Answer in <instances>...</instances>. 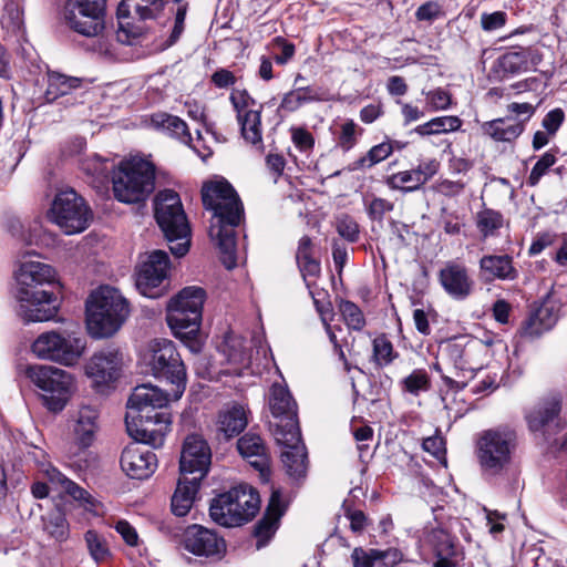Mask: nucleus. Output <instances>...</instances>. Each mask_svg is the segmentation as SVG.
Here are the masks:
<instances>
[{
    "mask_svg": "<svg viewBox=\"0 0 567 567\" xmlns=\"http://www.w3.org/2000/svg\"><path fill=\"white\" fill-rule=\"evenodd\" d=\"M340 312L346 324L353 330H361L365 320L360 308L351 301H341L339 306Z\"/></svg>",
    "mask_w": 567,
    "mask_h": 567,
    "instance_id": "8fccbe9b",
    "label": "nucleus"
},
{
    "mask_svg": "<svg viewBox=\"0 0 567 567\" xmlns=\"http://www.w3.org/2000/svg\"><path fill=\"white\" fill-rule=\"evenodd\" d=\"M336 229L342 238L350 243H354L359 238V225L353 218L347 215L337 218Z\"/></svg>",
    "mask_w": 567,
    "mask_h": 567,
    "instance_id": "4d7b16f0",
    "label": "nucleus"
},
{
    "mask_svg": "<svg viewBox=\"0 0 567 567\" xmlns=\"http://www.w3.org/2000/svg\"><path fill=\"white\" fill-rule=\"evenodd\" d=\"M130 316V306L120 290L103 286L95 290L86 305V327L94 339L113 336Z\"/></svg>",
    "mask_w": 567,
    "mask_h": 567,
    "instance_id": "20e7f679",
    "label": "nucleus"
},
{
    "mask_svg": "<svg viewBox=\"0 0 567 567\" xmlns=\"http://www.w3.org/2000/svg\"><path fill=\"white\" fill-rule=\"evenodd\" d=\"M43 529L56 542H65L70 536V525L65 514L54 509L43 518Z\"/></svg>",
    "mask_w": 567,
    "mask_h": 567,
    "instance_id": "58836bf2",
    "label": "nucleus"
},
{
    "mask_svg": "<svg viewBox=\"0 0 567 567\" xmlns=\"http://www.w3.org/2000/svg\"><path fill=\"white\" fill-rule=\"evenodd\" d=\"M277 443L285 446L281 453L286 473L295 481L303 478L308 470V457L305 445L301 443L299 426L290 423V429L282 425L275 429L274 432Z\"/></svg>",
    "mask_w": 567,
    "mask_h": 567,
    "instance_id": "2eb2a0df",
    "label": "nucleus"
},
{
    "mask_svg": "<svg viewBox=\"0 0 567 567\" xmlns=\"http://www.w3.org/2000/svg\"><path fill=\"white\" fill-rule=\"evenodd\" d=\"M524 121L513 116L499 117L482 124V131L496 142H513L524 132Z\"/></svg>",
    "mask_w": 567,
    "mask_h": 567,
    "instance_id": "c756f323",
    "label": "nucleus"
},
{
    "mask_svg": "<svg viewBox=\"0 0 567 567\" xmlns=\"http://www.w3.org/2000/svg\"><path fill=\"white\" fill-rule=\"evenodd\" d=\"M373 355L380 365H386L394 360L393 346L385 336H379L373 340Z\"/></svg>",
    "mask_w": 567,
    "mask_h": 567,
    "instance_id": "603ef678",
    "label": "nucleus"
},
{
    "mask_svg": "<svg viewBox=\"0 0 567 567\" xmlns=\"http://www.w3.org/2000/svg\"><path fill=\"white\" fill-rule=\"evenodd\" d=\"M50 218L64 234L73 235L87 228L92 214L82 197L73 189H65L56 194Z\"/></svg>",
    "mask_w": 567,
    "mask_h": 567,
    "instance_id": "ddd939ff",
    "label": "nucleus"
},
{
    "mask_svg": "<svg viewBox=\"0 0 567 567\" xmlns=\"http://www.w3.org/2000/svg\"><path fill=\"white\" fill-rule=\"evenodd\" d=\"M480 271L485 281L514 280L518 272L508 255H486L480 260Z\"/></svg>",
    "mask_w": 567,
    "mask_h": 567,
    "instance_id": "cd10ccee",
    "label": "nucleus"
},
{
    "mask_svg": "<svg viewBox=\"0 0 567 567\" xmlns=\"http://www.w3.org/2000/svg\"><path fill=\"white\" fill-rule=\"evenodd\" d=\"M312 252L313 245L311 239L308 236L301 237L298 244L296 258L300 271L305 278L308 276L316 277L320 272V265L313 258Z\"/></svg>",
    "mask_w": 567,
    "mask_h": 567,
    "instance_id": "e433bc0d",
    "label": "nucleus"
},
{
    "mask_svg": "<svg viewBox=\"0 0 567 567\" xmlns=\"http://www.w3.org/2000/svg\"><path fill=\"white\" fill-rule=\"evenodd\" d=\"M449 358L453 361L456 369L461 371H473L474 368L468 363V351L458 343L449 344L446 348Z\"/></svg>",
    "mask_w": 567,
    "mask_h": 567,
    "instance_id": "13d9d810",
    "label": "nucleus"
},
{
    "mask_svg": "<svg viewBox=\"0 0 567 567\" xmlns=\"http://www.w3.org/2000/svg\"><path fill=\"white\" fill-rule=\"evenodd\" d=\"M3 10L4 13L0 21L2 28L12 31L19 29L22 22V11L19 3L10 0L4 4Z\"/></svg>",
    "mask_w": 567,
    "mask_h": 567,
    "instance_id": "5fc2aeb1",
    "label": "nucleus"
},
{
    "mask_svg": "<svg viewBox=\"0 0 567 567\" xmlns=\"http://www.w3.org/2000/svg\"><path fill=\"white\" fill-rule=\"evenodd\" d=\"M186 11H187L186 4L178 7L176 14H175L173 30L171 32V35H169L167 42L165 43L166 48L173 45L181 38V35L184 31V28H185Z\"/></svg>",
    "mask_w": 567,
    "mask_h": 567,
    "instance_id": "338daca9",
    "label": "nucleus"
},
{
    "mask_svg": "<svg viewBox=\"0 0 567 567\" xmlns=\"http://www.w3.org/2000/svg\"><path fill=\"white\" fill-rule=\"evenodd\" d=\"M154 210L156 221L168 243L173 255L183 257L189 249L190 227L179 195L165 189L155 196Z\"/></svg>",
    "mask_w": 567,
    "mask_h": 567,
    "instance_id": "423d86ee",
    "label": "nucleus"
},
{
    "mask_svg": "<svg viewBox=\"0 0 567 567\" xmlns=\"http://www.w3.org/2000/svg\"><path fill=\"white\" fill-rule=\"evenodd\" d=\"M27 374L41 391L42 402L50 411L63 410L75 386L70 372L53 365L38 364L30 367Z\"/></svg>",
    "mask_w": 567,
    "mask_h": 567,
    "instance_id": "9d476101",
    "label": "nucleus"
},
{
    "mask_svg": "<svg viewBox=\"0 0 567 567\" xmlns=\"http://www.w3.org/2000/svg\"><path fill=\"white\" fill-rule=\"evenodd\" d=\"M152 124L156 127L167 130L184 142L192 140L186 123L177 116L166 113L154 114L152 116Z\"/></svg>",
    "mask_w": 567,
    "mask_h": 567,
    "instance_id": "79ce46f5",
    "label": "nucleus"
},
{
    "mask_svg": "<svg viewBox=\"0 0 567 567\" xmlns=\"http://www.w3.org/2000/svg\"><path fill=\"white\" fill-rule=\"evenodd\" d=\"M385 184L391 189L402 190L405 193L414 192L421 188L422 186L411 169L399 172L388 176L385 179Z\"/></svg>",
    "mask_w": 567,
    "mask_h": 567,
    "instance_id": "de8ad7c7",
    "label": "nucleus"
},
{
    "mask_svg": "<svg viewBox=\"0 0 567 567\" xmlns=\"http://www.w3.org/2000/svg\"><path fill=\"white\" fill-rule=\"evenodd\" d=\"M440 163L434 159H426L421 162L416 168L411 169L421 185L423 186L427 181H430L437 172H439Z\"/></svg>",
    "mask_w": 567,
    "mask_h": 567,
    "instance_id": "680f3d73",
    "label": "nucleus"
},
{
    "mask_svg": "<svg viewBox=\"0 0 567 567\" xmlns=\"http://www.w3.org/2000/svg\"><path fill=\"white\" fill-rule=\"evenodd\" d=\"M123 367V357L118 350L104 349L95 352L85 364V374L95 388H102L116 381Z\"/></svg>",
    "mask_w": 567,
    "mask_h": 567,
    "instance_id": "a211bd4d",
    "label": "nucleus"
},
{
    "mask_svg": "<svg viewBox=\"0 0 567 567\" xmlns=\"http://www.w3.org/2000/svg\"><path fill=\"white\" fill-rule=\"evenodd\" d=\"M200 481L198 478L181 475L176 489L172 496V512L174 515L183 517L192 508Z\"/></svg>",
    "mask_w": 567,
    "mask_h": 567,
    "instance_id": "7c9ffc66",
    "label": "nucleus"
},
{
    "mask_svg": "<svg viewBox=\"0 0 567 567\" xmlns=\"http://www.w3.org/2000/svg\"><path fill=\"white\" fill-rule=\"evenodd\" d=\"M515 433L509 430L484 431L476 443V456L483 472L495 475L511 462Z\"/></svg>",
    "mask_w": 567,
    "mask_h": 567,
    "instance_id": "9b49d317",
    "label": "nucleus"
},
{
    "mask_svg": "<svg viewBox=\"0 0 567 567\" xmlns=\"http://www.w3.org/2000/svg\"><path fill=\"white\" fill-rule=\"evenodd\" d=\"M390 551L378 549H363L355 547L351 554L353 567H386L384 563Z\"/></svg>",
    "mask_w": 567,
    "mask_h": 567,
    "instance_id": "37998d69",
    "label": "nucleus"
},
{
    "mask_svg": "<svg viewBox=\"0 0 567 567\" xmlns=\"http://www.w3.org/2000/svg\"><path fill=\"white\" fill-rule=\"evenodd\" d=\"M42 473L53 486L56 488L60 487L61 491L79 502L86 511L93 512L95 509L96 501L92 495L76 483L69 480L58 468L52 465H47L42 468Z\"/></svg>",
    "mask_w": 567,
    "mask_h": 567,
    "instance_id": "393cba45",
    "label": "nucleus"
},
{
    "mask_svg": "<svg viewBox=\"0 0 567 567\" xmlns=\"http://www.w3.org/2000/svg\"><path fill=\"white\" fill-rule=\"evenodd\" d=\"M269 408L272 415L279 419L276 429L282 425L290 429V423L299 426L297 419V404L289 391L281 384H274L270 389Z\"/></svg>",
    "mask_w": 567,
    "mask_h": 567,
    "instance_id": "b1692460",
    "label": "nucleus"
},
{
    "mask_svg": "<svg viewBox=\"0 0 567 567\" xmlns=\"http://www.w3.org/2000/svg\"><path fill=\"white\" fill-rule=\"evenodd\" d=\"M146 445L150 444L135 440L122 452L121 467L127 476L135 480H145L156 471L157 457Z\"/></svg>",
    "mask_w": 567,
    "mask_h": 567,
    "instance_id": "6ab92c4d",
    "label": "nucleus"
},
{
    "mask_svg": "<svg viewBox=\"0 0 567 567\" xmlns=\"http://www.w3.org/2000/svg\"><path fill=\"white\" fill-rule=\"evenodd\" d=\"M84 540L91 558L100 564L110 556V549L105 538L95 530L90 529L84 534Z\"/></svg>",
    "mask_w": 567,
    "mask_h": 567,
    "instance_id": "49530a36",
    "label": "nucleus"
},
{
    "mask_svg": "<svg viewBox=\"0 0 567 567\" xmlns=\"http://www.w3.org/2000/svg\"><path fill=\"white\" fill-rule=\"evenodd\" d=\"M402 384L406 392L417 395L420 392L427 391L431 382L429 374L424 370L417 369L404 378Z\"/></svg>",
    "mask_w": 567,
    "mask_h": 567,
    "instance_id": "09e8293b",
    "label": "nucleus"
},
{
    "mask_svg": "<svg viewBox=\"0 0 567 567\" xmlns=\"http://www.w3.org/2000/svg\"><path fill=\"white\" fill-rule=\"evenodd\" d=\"M506 23V13L496 11L481 16V27L484 31L491 32L503 28Z\"/></svg>",
    "mask_w": 567,
    "mask_h": 567,
    "instance_id": "0e129e2a",
    "label": "nucleus"
},
{
    "mask_svg": "<svg viewBox=\"0 0 567 567\" xmlns=\"http://www.w3.org/2000/svg\"><path fill=\"white\" fill-rule=\"evenodd\" d=\"M393 209V204L384 198L375 197L369 205V215L373 219L381 220L383 216Z\"/></svg>",
    "mask_w": 567,
    "mask_h": 567,
    "instance_id": "774afa93",
    "label": "nucleus"
},
{
    "mask_svg": "<svg viewBox=\"0 0 567 567\" xmlns=\"http://www.w3.org/2000/svg\"><path fill=\"white\" fill-rule=\"evenodd\" d=\"M206 291L202 287L183 288L167 305L166 321L176 338L187 343L192 351L199 350L197 336Z\"/></svg>",
    "mask_w": 567,
    "mask_h": 567,
    "instance_id": "7ed1b4c3",
    "label": "nucleus"
},
{
    "mask_svg": "<svg viewBox=\"0 0 567 567\" xmlns=\"http://www.w3.org/2000/svg\"><path fill=\"white\" fill-rule=\"evenodd\" d=\"M392 145L390 143H381L373 146L368 154L359 161L360 166L371 167L392 154Z\"/></svg>",
    "mask_w": 567,
    "mask_h": 567,
    "instance_id": "6e6d98bb",
    "label": "nucleus"
},
{
    "mask_svg": "<svg viewBox=\"0 0 567 567\" xmlns=\"http://www.w3.org/2000/svg\"><path fill=\"white\" fill-rule=\"evenodd\" d=\"M220 351L231 363H244L247 359L245 340L234 333L225 336L224 341L219 346Z\"/></svg>",
    "mask_w": 567,
    "mask_h": 567,
    "instance_id": "a18cd8bd",
    "label": "nucleus"
},
{
    "mask_svg": "<svg viewBox=\"0 0 567 567\" xmlns=\"http://www.w3.org/2000/svg\"><path fill=\"white\" fill-rule=\"evenodd\" d=\"M323 100V93L319 89L313 86L299 85L284 95L280 107L288 112H295L306 103L319 102Z\"/></svg>",
    "mask_w": 567,
    "mask_h": 567,
    "instance_id": "f704fd0d",
    "label": "nucleus"
},
{
    "mask_svg": "<svg viewBox=\"0 0 567 567\" xmlns=\"http://www.w3.org/2000/svg\"><path fill=\"white\" fill-rule=\"evenodd\" d=\"M184 548L196 555L212 558H221L226 551V544L221 537L200 525L188 526L183 535Z\"/></svg>",
    "mask_w": 567,
    "mask_h": 567,
    "instance_id": "aec40b11",
    "label": "nucleus"
},
{
    "mask_svg": "<svg viewBox=\"0 0 567 567\" xmlns=\"http://www.w3.org/2000/svg\"><path fill=\"white\" fill-rule=\"evenodd\" d=\"M155 188V168L141 157L123 161L113 176L116 199L125 204L144 202Z\"/></svg>",
    "mask_w": 567,
    "mask_h": 567,
    "instance_id": "6e6552de",
    "label": "nucleus"
},
{
    "mask_svg": "<svg viewBox=\"0 0 567 567\" xmlns=\"http://www.w3.org/2000/svg\"><path fill=\"white\" fill-rule=\"evenodd\" d=\"M18 285L24 286V295L33 296L34 285H59L58 275L53 267L39 260H23L16 270Z\"/></svg>",
    "mask_w": 567,
    "mask_h": 567,
    "instance_id": "5701e85b",
    "label": "nucleus"
},
{
    "mask_svg": "<svg viewBox=\"0 0 567 567\" xmlns=\"http://www.w3.org/2000/svg\"><path fill=\"white\" fill-rule=\"evenodd\" d=\"M426 100L433 111L446 110L451 104V95L442 89L430 91L426 94Z\"/></svg>",
    "mask_w": 567,
    "mask_h": 567,
    "instance_id": "e2e57ef3",
    "label": "nucleus"
},
{
    "mask_svg": "<svg viewBox=\"0 0 567 567\" xmlns=\"http://www.w3.org/2000/svg\"><path fill=\"white\" fill-rule=\"evenodd\" d=\"M200 194L204 207L213 214L209 237L218 247L224 265L231 269L236 266L235 228L244 216L243 203L225 178L205 182Z\"/></svg>",
    "mask_w": 567,
    "mask_h": 567,
    "instance_id": "f257e3e1",
    "label": "nucleus"
},
{
    "mask_svg": "<svg viewBox=\"0 0 567 567\" xmlns=\"http://www.w3.org/2000/svg\"><path fill=\"white\" fill-rule=\"evenodd\" d=\"M145 360L156 378L169 381L173 400L181 399L186 389V370L173 341L152 340L148 343Z\"/></svg>",
    "mask_w": 567,
    "mask_h": 567,
    "instance_id": "1a4fd4ad",
    "label": "nucleus"
},
{
    "mask_svg": "<svg viewBox=\"0 0 567 567\" xmlns=\"http://www.w3.org/2000/svg\"><path fill=\"white\" fill-rule=\"evenodd\" d=\"M540 62V55L529 48L508 51L497 60V65L504 75H515L535 70Z\"/></svg>",
    "mask_w": 567,
    "mask_h": 567,
    "instance_id": "a878e982",
    "label": "nucleus"
},
{
    "mask_svg": "<svg viewBox=\"0 0 567 567\" xmlns=\"http://www.w3.org/2000/svg\"><path fill=\"white\" fill-rule=\"evenodd\" d=\"M99 420V410L90 404L80 405L74 413L71 432L74 443L80 449H86L93 444L100 429Z\"/></svg>",
    "mask_w": 567,
    "mask_h": 567,
    "instance_id": "4be33fe9",
    "label": "nucleus"
},
{
    "mask_svg": "<svg viewBox=\"0 0 567 567\" xmlns=\"http://www.w3.org/2000/svg\"><path fill=\"white\" fill-rule=\"evenodd\" d=\"M422 446L424 451L432 454L437 460H442L445 456V442L444 439L439 434L426 437L423 441Z\"/></svg>",
    "mask_w": 567,
    "mask_h": 567,
    "instance_id": "69168bd1",
    "label": "nucleus"
},
{
    "mask_svg": "<svg viewBox=\"0 0 567 567\" xmlns=\"http://www.w3.org/2000/svg\"><path fill=\"white\" fill-rule=\"evenodd\" d=\"M59 285H34L31 288L33 296L24 295V286L18 285L17 298L20 302L21 313L28 321H48L55 317L60 303L54 293Z\"/></svg>",
    "mask_w": 567,
    "mask_h": 567,
    "instance_id": "4468645a",
    "label": "nucleus"
},
{
    "mask_svg": "<svg viewBox=\"0 0 567 567\" xmlns=\"http://www.w3.org/2000/svg\"><path fill=\"white\" fill-rule=\"evenodd\" d=\"M230 102L237 112V117H243L247 111H254L251 106L255 104V101L246 91L234 90L230 94Z\"/></svg>",
    "mask_w": 567,
    "mask_h": 567,
    "instance_id": "052dcab7",
    "label": "nucleus"
},
{
    "mask_svg": "<svg viewBox=\"0 0 567 567\" xmlns=\"http://www.w3.org/2000/svg\"><path fill=\"white\" fill-rule=\"evenodd\" d=\"M168 256L163 250L150 252L141 261L135 285L137 290L145 297L158 298L164 295L166 287L164 281L167 278Z\"/></svg>",
    "mask_w": 567,
    "mask_h": 567,
    "instance_id": "dca6fc26",
    "label": "nucleus"
},
{
    "mask_svg": "<svg viewBox=\"0 0 567 567\" xmlns=\"http://www.w3.org/2000/svg\"><path fill=\"white\" fill-rule=\"evenodd\" d=\"M241 126L244 138L251 143H261V120L260 111H247L243 117H237Z\"/></svg>",
    "mask_w": 567,
    "mask_h": 567,
    "instance_id": "c03bdc74",
    "label": "nucleus"
},
{
    "mask_svg": "<svg viewBox=\"0 0 567 567\" xmlns=\"http://www.w3.org/2000/svg\"><path fill=\"white\" fill-rule=\"evenodd\" d=\"M259 507L257 491L247 484H240L215 497L209 515L220 526L235 527L252 519Z\"/></svg>",
    "mask_w": 567,
    "mask_h": 567,
    "instance_id": "0eeeda50",
    "label": "nucleus"
},
{
    "mask_svg": "<svg viewBox=\"0 0 567 567\" xmlns=\"http://www.w3.org/2000/svg\"><path fill=\"white\" fill-rule=\"evenodd\" d=\"M82 169L97 181H104L107 177L110 167L107 165V161L103 159L101 156L94 154L91 157H87L82 163Z\"/></svg>",
    "mask_w": 567,
    "mask_h": 567,
    "instance_id": "864d4df0",
    "label": "nucleus"
},
{
    "mask_svg": "<svg viewBox=\"0 0 567 567\" xmlns=\"http://www.w3.org/2000/svg\"><path fill=\"white\" fill-rule=\"evenodd\" d=\"M48 87L44 96L48 102H53L58 97L71 93L81 86V79L68 76L65 74L50 71L47 74Z\"/></svg>",
    "mask_w": 567,
    "mask_h": 567,
    "instance_id": "c9c22d12",
    "label": "nucleus"
},
{
    "mask_svg": "<svg viewBox=\"0 0 567 567\" xmlns=\"http://www.w3.org/2000/svg\"><path fill=\"white\" fill-rule=\"evenodd\" d=\"M173 398L172 392L163 391L152 384L137 385L128 401L125 415L126 429L134 440H141L152 447H159L171 424L169 416L157 412Z\"/></svg>",
    "mask_w": 567,
    "mask_h": 567,
    "instance_id": "f03ea898",
    "label": "nucleus"
},
{
    "mask_svg": "<svg viewBox=\"0 0 567 567\" xmlns=\"http://www.w3.org/2000/svg\"><path fill=\"white\" fill-rule=\"evenodd\" d=\"M237 450L239 454L251 466L264 474L269 466L268 450L264 440L255 433H246L237 441Z\"/></svg>",
    "mask_w": 567,
    "mask_h": 567,
    "instance_id": "bb28decb",
    "label": "nucleus"
},
{
    "mask_svg": "<svg viewBox=\"0 0 567 567\" xmlns=\"http://www.w3.org/2000/svg\"><path fill=\"white\" fill-rule=\"evenodd\" d=\"M558 316L551 307L539 308L526 322L525 332L530 337L539 336L551 329L557 322Z\"/></svg>",
    "mask_w": 567,
    "mask_h": 567,
    "instance_id": "4c0bfd02",
    "label": "nucleus"
},
{
    "mask_svg": "<svg viewBox=\"0 0 567 567\" xmlns=\"http://www.w3.org/2000/svg\"><path fill=\"white\" fill-rule=\"evenodd\" d=\"M561 399L558 394H551L539 402L527 415L530 431L537 432L553 421L560 412Z\"/></svg>",
    "mask_w": 567,
    "mask_h": 567,
    "instance_id": "2f4dec72",
    "label": "nucleus"
},
{
    "mask_svg": "<svg viewBox=\"0 0 567 567\" xmlns=\"http://www.w3.org/2000/svg\"><path fill=\"white\" fill-rule=\"evenodd\" d=\"M212 460L210 447L198 434L185 439L181 461V475L203 480L208 472Z\"/></svg>",
    "mask_w": 567,
    "mask_h": 567,
    "instance_id": "f3484780",
    "label": "nucleus"
},
{
    "mask_svg": "<svg viewBox=\"0 0 567 567\" xmlns=\"http://www.w3.org/2000/svg\"><path fill=\"white\" fill-rule=\"evenodd\" d=\"M462 125V121L457 116H440L419 125L415 132L419 135H437L457 131Z\"/></svg>",
    "mask_w": 567,
    "mask_h": 567,
    "instance_id": "ea45409f",
    "label": "nucleus"
},
{
    "mask_svg": "<svg viewBox=\"0 0 567 567\" xmlns=\"http://www.w3.org/2000/svg\"><path fill=\"white\" fill-rule=\"evenodd\" d=\"M357 124L352 121V120H349L347 121L346 123H343L341 125V132H340V135H339V138H338V145L343 150V151H349L351 150L355 143H357Z\"/></svg>",
    "mask_w": 567,
    "mask_h": 567,
    "instance_id": "bf43d9fd",
    "label": "nucleus"
},
{
    "mask_svg": "<svg viewBox=\"0 0 567 567\" xmlns=\"http://www.w3.org/2000/svg\"><path fill=\"white\" fill-rule=\"evenodd\" d=\"M247 413L244 406L235 404L220 412L218 417V431L230 439L238 435L247 426Z\"/></svg>",
    "mask_w": 567,
    "mask_h": 567,
    "instance_id": "72a5a7b5",
    "label": "nucleus"
},
{
    "mask_svg": "<svg viewBox=\"0 0 567 567\" xmlns=\"http://www.w3.org/2000/svg\"><path fill=\"white\" fill-rule=\"evenodd\" d=\"M66 25L86 37H100L105 29L106 0H68L64 7Z\"/></svg>",
    "mask_w": 567,
    "mask_h": 567,
    "instance_id": "f8f14e48",
    "label": "nucleus"
},
{
    "mask_svg": "<svg viewBox=\"0 0 567 567\" xmlns=\"http://www.w3.org/2000/svg\"><path fill=\"white\" fill-rule=\"evenodd\" d=\"M504 226V217L499 212L485 208L476 215V227L484 238L496 236Z\"/></svg>",
    "mask_w": 567,
    "mask_h": 567,
    "instance_id": "a19ab883",
    "label": "nucleus"
},
{
    "mask_svg": "<svg viewBox=\"0 0 567 567\" xmlns=\"http://www.w3.org/2000/svg\"><path fill=\"white\" fill-rule=\"evenodd\" d=\"M31 351L41 360L74 367L86 351V340L81 326L71 321L61 328L40 333L32 342Z\"/></svg>",
    "mask_w": 567,
    "mask_h": 567,
    "instance_id": "39448f33",
    "label": "nucleus"
},
{
    "mask_svg": "<svg viewBox=\"0 0 567 567\" xmlns=\"http://www.w3.org/2000/svg\"><path fill=\"white\" fill-rule=\"evenodd\" d=\"M284 511L280 493L278 491L272 492L266 513L255 527V535L259 539L258 547L264 546L272 537Z\"/></svg>",
    "mask_w": 567,
    "mask_h": 567,
    "instance_id": "c85d7f7f",
    "label": "nucleus"
},
{
    "mask_svg": "<svg viewBox=\"0 0 567 567\" xmlns=\"http://www.w3.org/2000/svg\"><path fill=\"white\" fill-rule=\"evenodd\" d=\"M166 0H123L118 6V19L127 18L132 9L141 20L155 19L163 11ZM120 28L126 31L120 21Z\"/></svg>",
    "mask_w": 567,
    "mask_h": 567,
    "instance_id": "473e14b6",
    "label": "nucleus"
},
{
    "mask_svg": "<svg viewBox=\"0 0 567 567\" xmlns=\"http://www.w3.org/2000/svg\"><path fill=\"white\" fill-rule=\"evenodd\" d=\"M556 161L557 158L554 152L549 151L543 154L532 168L527 184L533 187L536 186L542 177L548 173V169L555 165Z\"/></svg>",
    "mask_w": 567,
    "mask_h": 567,
    "instance_id": "3c124183",
    "label": "nucleus"
},
{
    "mask_svg": "<svg viewBox=\"0 0 567 567\" xmlns=\"http://www.w3.org/2000/svg\"><path fill=\"white\" fill-rule=\"evenodd\" d=\"M444 291L455 300L466 299L474 289V281L467 268L456 261H447L439 272Z\"/></svg>",
    "mask_w": 567,
    "mask_h": 567,
    "instance_id": "412c9836",
    "label": "nucleus"
}]
</instances>
